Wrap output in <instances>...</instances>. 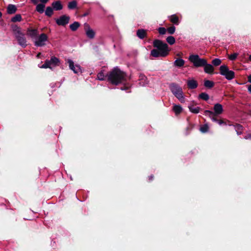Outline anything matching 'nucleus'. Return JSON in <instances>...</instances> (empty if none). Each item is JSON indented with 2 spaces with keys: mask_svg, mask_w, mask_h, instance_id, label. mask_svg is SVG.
<instances>
[{
  "mask_svg": "<svg viewBox=\"0 0 251 251\" xmlns=\"http://www.w3.org/2000/svg\"><path fill=\"white\" fill-rule=\"evenodd\" d=\"M108 79L111 83L118 85L125 80L126 75L118 68H114L108 75Z\"/></svg>",
  "mask_w": 251,
  "mask_h": 251,
  "instance_id": "obj_1",
  "label": "nucleus"
},
{
  "mask_svg": "<svg viewBox=\"0 0 251 251\" xmlns=\"http://www.w3.org/2000/svg\"><path fill=\"white\" fill-rule=\"evenodd\" d=\"M188 60L196 68L203 67L207 63L206 59L201 58L198 54H190Z\"/></svg>",
  "mask_w": 251,
  "mask_h": 251,
  "instance_id": "obj_2",
  "label": "nucleus"
},
{
  "mask_svg": "<svg viewBox=\"0 0 251 251\" xmlns=\"http://www.w3.org/2000/svg\"><path fill=\"white\" fill-rule=\"evenodd\" d=\"M153 46L158 49L162 53V57L167 56L169 53L168 45L159 40H156L153 42Z\"/></svg>",
  "mask_w": 251,
  "mask_h": 251,
  "instance_id": "obj_3",
  "label": "nucleus"
},
{
  "mask_svg": "<svg viewBox=\"0 0 251 251\" xmlns=\"http://www.w3.org/2000/svg\"><path fill=\"white\" fill-rule=\"evenodd\" d=\"M171 92L181 102H184V97L183 94L182 90L180 87L176 84H172L170 86Z\"/></svg>",
  "mask_w": 251,
  "mask_h": 251,
  "instance_id": "obj_4",
  "label": "nucleus"
},
{
  "mask_svg": "<svg viewBox=\"0 0 251 251\" xmlns=\"http://www.w3.org/2000/svg\"><path fill=\"white\" fill-rule=\"evenodd\" d=\"M220 74L228 80H231L234 77V73L229 70L227 67L226 65H222L220 68Z\"/></svg>",
  "mask_w": 251,
  "mask_h": 251,
  "instance_id": "obj_5",
  "label": "nucleus"
},
{
  "mask_svg": "<svg viewBox=\"0 0 251 251\" xmlns=\"http://www.w3.org/2000/svg\"><path fill=\"white\" fill-rule=\"evenodd\" d=\"M59 60L55 57H52L50 60H47L45 63L40 67L41 68L51 69L58 65Z\"/></svg>",
  "mask_w": 251,
  "mask_h": 251,
  "instance_id": "obj_6",
  "label": "nucleus"
},
{
  "mask_svg": "<svg viewBox=\"0 0 251 251\" xmlns=\"http://www.w3.org/2000/svg\"><path fill=\"white\" fill-rule=\"evenodd\" d=\"M67 62L69 64L70 69L72 70L74 73L78 74L82 72V70L79 65L74 64V62L71 59H68Z\"/></svg>",
  "mask_w": 251,
  "mask_h": 251,
  "instance_id": "obj_7",
  "label": "nucleus"
},
{
  "mask_svg": "<svg viewBox=\"0 0 251 251\" xmlns=\"http://www.w3.org/2000/svg\"><path fill=\"white\" fill-rule=\"evenodd\" d=\"M47 39L48 37L45 34H41L35 41V45L36 46H44Z\"/></svg>",
  "mask_w": 251,
  "mask_h": 251,
  "instance_id": "obj_8",
  "label": "nucleus"
},
{
  "mask_svg": "<svg viewBox=\"0 0 251 251\" xmlns=\"http://www.w3.org/2000/svg\"><path fill=\"white\" fill-rule=\"evenodd\" d=\"M84 30L87 37L90 39H93L95 36V31L90 27L87 24H84Z\"/></svg>",
  "mask_w": 251,
  "mask_h": 251,
  "instance_id": "obj_9",
  "label": "nucleus"
},
{
  "mask_svg": "<svg viewBox=\"0 0 251 251\" xmlns=\"http://www.w3.org/2000/svg\"><path fill=\"white\" fill-rule=\"evenodd\" d=\"M16 36L18 41L19 44L20 45L23 47H25L26 46V42L25 38L24 37V35L20 32L19 29H18L17 31Z\"/></svg>",
  "mask_w": 251,
  "mask_h": 251,
  "instance_id": "obj_10",
  "label": "nucleus"
},
{
  "mask_svg": "<svg viewBox=\"0 0 251 251\" xmlns=\"http://www.w3.org/2000/svg\"><path fill=\"white\" fill-rule=\"evenodd\" d=\"M70 17L69 16L63 15L56 19V22L59 25H67L69 21Z\"/></svg>",
  "mask_w": 251,
  "mask_h": 251,
  "instance_id": "obj_11",
  "label": "nucleus"
},
{
  "mask_svg": "<svg viewBox=\"0 0 251 251\" xmlns=\"http://www.w3.org/2000/svg\"><path fill=\"white\" fill-rule=\"evenodd\" d=\"M214 111L215 115H220L223 112V106L221 104L216 103L214 106Z\"/></svg>",
  "mask_w": 251,
  "mask_h": 251,
  "instance_id": "obj_12",
  "label": "nucleus"
},
{
  "mask_svg": "<svg viewBox=\"0 0 251 251\" xmlns=\"http://www.w3.org/2000/svg\"><path fill=\"white\" fill-rule=\"evenodd\" d=\"M204 67V72L206 73L211 74L214 72V67L209 64H207V62L205 65L203 66Z\"/></svg>",
  "mask_w": 251,
  "mask_h": 251,
  "instance_id": "obj_13",
  "label": "nucleus"
},
{
  "mask_svg": "<svg viewBox=\"0 0 251 251\" xmlns=\"http://www.w3.org/2000/svg\"><path fill=\"white\" fill-rule=\"evenodd\" d=\"M188 108L190 111L193 113H198L200 111V108L198 106H196V104H190L188 106Z\"/></svg>",
  "mask_w": 251,
  "mask_h": 251,
  "instance_id": "obj_14",
  "label": "nucleus"
},
{
  "mask_svg": "<svg viewBox=\"0 0 251 251\" xmlns=\"http://www.w3.org/2000/svg\"><path fill=\"white\" fill-rule=\"evenodd\" d=\"M17 8L15 5L13 4L8 5L7 8V12L9 14H12L16 12Z\"/></svg>",
  "mask_w": 251,
  "mask_h": 251,
  "instance_id": "obj_15",
  "label": "nucleus"
},
{
  "mask_svg": "<svg viewBox=\"0 0 251 251\" xmlns=\"http://www.w3.org/2000/svg\"><path fill=\"white\" fill-rule=\"evenodd\" d=\"M187 85L189 88L194 89L197 87V83L194 79L189 80L187 82Z\"/></svg>",
  "mask_w": 251,
  "mask_h": 251,
  "instance_id": "obj_16",
  "label": "nucleus"
},
{
  "mask_svg": "<svg viewBox=\"0 0 251 251\" xmlns=\"http://www.w3.org/2000/svg\"><path fill=\"white\" fill-rule=\"evenodd\" d=\"M173 109L176 115L180 114L182 110L181 106L180 105L176 104H174Z\"/></svg>",
  "mask_w": 251,
  "mask_h": 251,
  "instance_id": "obj_17",
  "label": "nucleus"
},
{
  "mask_svg": "<svg viewBox=\"0 0 251 251\" xmlns=\"http://www.w3.org/2000/svg\"><path fill=\"white\" fill-rule=\"evenodd\" d=\"M52 5L53 8L56 10H59L62 9L63 6L61 3V2L59 1H56L54 2H53Z\"/></svg>",
  "mask_w": 251,
  "mask_h": 251,
  "instance_id": "obj_18",
  "label": "nucleus"
},
{
  "mask_svg": "<svg viewBox=\"0 0 251 251\" xmlns=\"http://www.w3.org/2000/svg\"><path fill=\"white\" fill-rule=\"evenodd\" d=\"M37 30L35 29H28L27 31V35L32 38L37 35Z\"/></svg>",
  "mask_w": 251,
  "mask_h": 251,
  "instance_id": "obj_19",
  "label": "nucleus"
},
{
  "mask_svg": "<svg viewBox=\"0 0 251 251\" xmlns=\"http://www.w3.org/2000/svg\"><path fill=\"white\" fill-rule=\"evenodd\" d=\"M146 31L144 29H139L137 31V35L140 39H143L146 36Z\"/></svg>",
  "mask_w": 251,
  "mask_h": 251,
  "instance_id": "obj_20",
  "label": "nucleus"
},
{
  "mask_svg": "<svg viewBox=\"0 0 251 251\" xmlns=\"http://www.w3.org/2000/svg\"><path fill=\"white\" fill-rule=\"evenodd\" d=\"M151 55L155 57H162L161 52L158 50H152Z\"/></svg>",
  "mask_w": 251,
  "mask_h": 251,
  "instance_id": "obj_21",
  "label": "nucleus"
},
{
  "mask_svg": "<svg viewBox=\"0 0 251 251\" xmlns=\"http://www.w3.org/2000/svg\"><path fill=\"white\" fill-rule=\"evenodd\" d=\"M184 61L182 59L178 58L175 60L174 64L176 66L182 67L184 64Z\"/></svg>",
  "mask_w": 251,
  "mask_h": 251,
  "instance_id": "obj_22",
  "label": "nucleus"
},
{
  "mask_svg": "<svg viewBox=\"0 0 251 251\" xmlns=\"http://www.w3.org/2000/svg\"><path fill=\"white\" fill-rule=\"evenodd\" d=\"M45 7V4H43V3L38 4L36 6V10L40 13H42L44 11Z\"/></svg>",
  "mask_w": 251,
  "mask_h": 251,
  "instance_id": "obj_23",
  "label": "nucleus"
},
{
  "mask_svg": "<svg viewBox=\"0 0 251 251\" xmlns=\"http://www.w3.org/2000/svg\"><path fill=\"white\" fill-rule=\"evenodd\" d=\"M79 23L77 22H75L70 25V27L72 30L75 31L79 27Z\"/></svg>",
  "mask_w": 251,
  "mask_h": 251,
  "instance_id": "obj_24",
  "label": "nucleus"
},
{
  "mask_svg": "<svg viewBox=\"0 0 251 251\" xmlns=\"http://www.w3.org/2000/svg\"><path fill=\"white\" fill-rule=\"evenodd\" d=\"M22 20V17L20 14H17L11 19L13 22H20Z\"/></svg>",
  "mask_w": 251,
  "mask_h": 251,
  "instance_id": "obj_25",
  "label": "nucleus"
},
{
  "mask_svg": "<svg viewBox=\"0 0 251 251\" xmlns=\"http://www.w3.org/2000/svg\"><path fill=\"white\" fill-rule=\"evenodd\" d=\"M53 13V10L50 7H48L45 11V14L48 16H51Z\"/></svg>",
  "mask_w": 251,
  "mask_h": 251,
  "instance_id": "obj_26",
  "label": "nucleus"
},
{
  "mask_svg": "<svg viewBox=\"0 0 251 251\" xmlns=\"http://www.w3.org/2000/svg\"><path fill=\"white\" fill-rule=\"evenodd\" d=\"M199 98L203 100H207L209 99V96L205 93H202L199 95Z\"/></svg>",
  "mask_w": 251,
  "mask_h": 251,
  "instance_id": "obj_27",
  "label": "nucleus"
},
{
  "mask_svg": "<svg viewBox=\"0 0 251 251\" xmlns=\"http://www.w3.org/2000/svg\"><path fill=\"white\" fill-rule=\"evenodd\" d=\"M214 85V83L210 80H205L204 81V86L208 88H211Z\"/></svg>",
  "mask_w": 251,
  "mask_h": 251,
  "instance_id": "obj_28",
  "label": "nucleus"
},
{
  "mask_svg": "<svg viewBox=\"0 0 251 251\" xmlns=\"http://www.w3.org/2000/svg\"><path fill=\"white\" fill-rule=\"evenodd\" d=\"M170 21L175 24H177L178 19V17L176 15H173L170 18Z\"/></svg>",
  "mask_w": 251,
  "mask_h": 251,
  "instance_id": "obj_29",
  "label": "nucleus"
},
{
  "mask_svg": "<svg viewBox=\"0 0 251 251\" xmlns=\"http://www.w3.org/2000/svg\"><path fill=\"white\" fill-rule=\"evenodd\" d=\"M167 42L170 45H173L175 43V39L173 36H169L166 39Z\"/></svg>",
  "mask_w": 251,
  "mask_h": 251,
  "instance_id": "obj_30",
  "label": "nucleus"
},
{
  "mask_svg": "<svg viewBox=\"0 0 251 251\" xmlns=\"http://www.w3.org/2000/svg\"><path fill=\"white\" fill-rule=\"evenodd\" d=\"M76 6V2L75 1H73L69 3L68 8L70 9H74Z\"/></svg>",
  "mask_w": 251,
  "mask_h": 251,
  "instance_id": "obj_31",
  "label": "nucleus"
},
{
  "mask_svg": "<svg viewBox=\"0 0 251 251\" xmlns=\"http://www.w3.org/2000/svg\"><path fill=\"white\" fill-rule=\"evenodd\" d=\"M104 72L101 71L98 74L97 77L98 79L103 80L104 79Z\"/></svg>",
  "mask_w": 251,
  "mask_h": 251,
  "instance_id": "obj_32",
  "label": "nucleus"
},
{
  "mask_svg": "<svg viewBox=\"0 0 251 251\" xmlns=\"http://www.w3.org/2000/svg\"><path fill=\"white\" fill-rule=\"evenodd\" d=\"M212 63L214 65L217 66L220 65V64L221 63V61L219 59L216 58L213 60Z\"/></svg>",
  "mask_w": 251,
  "mask_h": 251,
  "instance_id": "obj_33",
  "label": "nucleus"
},
{
  "mask_svg": "<svg viewBox=\"0 0 251 251\" xmlns=\"http://www.w3.org/2000/svg\"><path fill=\"white\" fill-rule=\"evenodd\" d=\"M175 30L176 28L174 26H171L167 29L168 32L171 34L175 32Z\"/></svg>",
  "mask_w": 251,
  "mask_h": 251,
  "instance_id": "obj_34",
  "label": "nucleus"
},
{
  "mask_svg": "<svg viewBox=\"0 0 251 251\" xmlns=\"http://www.w3.org/2000/svg\"><path fill=\"white\" fill-rule=\"evenodd\" d=\"M208 126L207 125H204L202 126H201L200 128V130L202 132H206L208 131Z\"/></svg>",
  "mask_w": 251,
  "mask_h": 251,
  "instance_id": "obj_35",
  "label": "nucleus"
},
{
  "mask_svg": "<svg viewBox=\"0 0 251 251\" xmlns=\"http://www.w3.org/2000/svg\"><path fill=\"white\" fill-rule=\"evenodd\" d=\"M158 31L161 34H164L166 32V29L164 27H160L158 29Z\"/></svg>",
  "mask_w": 251,
  "mask_h": 251,
  "instance_id": "obj_36",
  "label": "nucleus"
},
{
  "mask_svg": "<svg viewBox=\"0 0 251 251\" xmlns=\"http://www.w3.org/2000/svg\"><path fill=\"white\" fill-rule=\"evenodd\" d=\"M235 128L237 130V134H240L241 133V132L239 131L242 130V126L240 125H237Z\"/></svg>",
  "mask_w": 251,
  "mask_h": 251,
  "instance_id": "obj_37",
  "label": "nucleus"
},
{
  "mask_svg": "<svg viewBox=\"0 0 251 251\" xmlns=\"http://www.w3.org/2000/svg\"><path fill=\"white\" fill-rule=\"evenodd\" d=\"M237 56V53H234L233 54H231L229 56V58L231 60H234L236 58Z\"/></svg>",
  "mask_w": 251,
  "mask_h": 251,
  "instance_id": "obj_38",
  "label": "nucleus"
},
{
  "mask_svg": "<svg viewBox=\"0 0 251 251\" xmlns=\"http://www.w3.org/2000/svg\"><path fill=\"white\" fill-rule=\"evenodd\" d=\"M204 113H205V115H208L210 117H211V116H212L214 114L213 112L209 111V110H205Z\"/></svg>",
  "mask_w": 251,
  "mask_h": 251,
  "instance_id": "obj_39",
  "label": "nucleus"
},
{
  "mask_svg": "<svg viewBox=\"0 0 251 251\" xmlns=\"http://www.w3.org/2000/svg\"><path fill=\"white\" fill-rule=\"evenodd\" d=\"M40 1L44 4L47 3L49 0H40Z\"/></svg>",
  "mask_w": 251,
  "mask_h": 251,
  "instance_id": "obj_40",
  "label": "nucleus"
},
{
  "mask_svg": "<svg viewBox=\"0 0 251 251\" xmlns=\"http://www.w3.org/2000/svg\"><path fill=\"white\" fill-rule=\"evenodd\" d=\"M31 1L34 4H36L38 2V0H31Z\"/></svg>",
  "mask_w": 251,
  "mask_h": 251,
  "instance_id": "obj_41",
  "label": "nucleus"
},
{
  "mask_svg": "<svg viewBox=\"0 0 251 251\" xmlns=\"http://www.w3.org/2000/svg\"><path fill=\"white\" fill-rule=\"evenodd\" d=\"M217 122L219 125H222L223 123V122L222 120L217 121Z\"/></svg>",
  "mask_w": 251,
  "mask_h": 251,
  "instance_id": "obj_42",
  "label": "nucleus"
},
{
  "mask_svg": "<svg viewBox=\"0 0 251 251\" xmlns=\"http://www.w3.org/2000/svg\"><path fill=\"white\" fill-rule=\"evenodd\" d=\"M248 81L251 83V75L248 76Z\"/></svg>",
  "mask_w": 251,
  "mask_h": 251,
  "instance_id": "obj_43",
  "label": "nucleus"
},
{
  "mask_svg": "<svg viewBox=\"0 0 251 251\" xmlns=\"http://www.w3.org/2000/svg\"><path fill=\"white\" fill-rule=\"evenodd\" d=\"M248 90H249V91L250 92H251V85H250V86H249V87H248Z\"/></svg>",
  "mask_w": 251,
  "mask_h": 251,
  "instance_id": "obj_44",
  "label": "nucleus"
},
{
  "mask_svg": "<svg viewBox=\"0 0 251 251\" xmlns=\"http://www.w3.org/2000/svg\"><path fill=\"white\" fill-rule=\"evenodd\" d=\"M246 138V139H251V135H249L247 136Z\"/></svg>",
  "mask_w": 251,
  "mask_h": 251,
  "instance_id": "obj_45",
  "label": "nucleus"
},
{
  "mask_svg": "<svg viewBox=\"0 0 251 251\" xmlns=\"http://www.w3.org/2000/svg\"><path fill=\"white\" fill-rule=\"evenodd\" d=\"M212 120L213 121H217L218 120H217L215 118H211Z\"/></svg>",
  "mask_w": 251,
  "mask_h": 251,
  "instance_id": "obj_46",
  "label": "nucleus"
},
{
  "mask_svg": "<svg viewBox=\"0 0 251 251\" xmlns=\"http://www.w3.org/2000/svg\"><path fill=\"white\" fill-rule=\"evenodd\" d=\"M249 59H250V61H251V55L250 56Z\"/></svg>",
  "mask_w": 251,
  "mask_h": 251,
  "instance_id": "obj_47",
  "label": "nucleus"
},
{
  "mask_svg": "<svg viewBox=\"0 0 251 251\" xmlns=\"http://www.w3.org/2000/svg\"><path fill=\"white\" fill-rule=\"evenodd\" d=\"M1 12H0V17H1Z\"/></svg>",
  "mask_w": 251,
  "mask_h": 251,
  "instance_id": "obj_48",
  "label": "nucleus"
}]
</instances>
